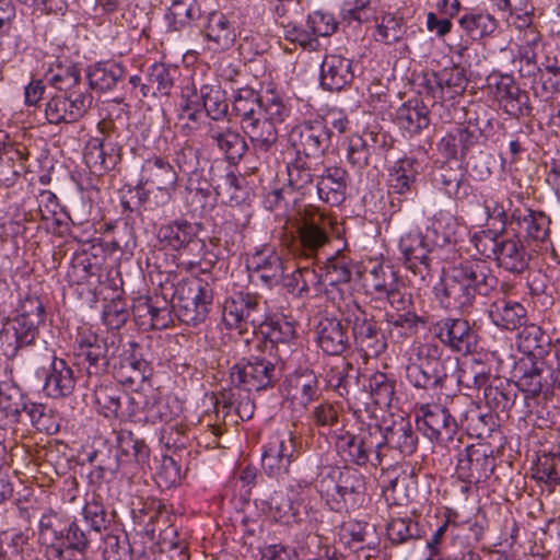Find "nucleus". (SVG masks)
Instances as JSON below:
<instances>
[{"mask_svg": "<svg viewBox=\"0 0 560 560\" xmlns=\"http://www.w3.org/2000/svg\"><path fill=\"white\" fill-rule=\"evenodd\" d=\"M383 429L377 423L361 424L357 433L343 431L337 435L335 446L340 457L349 464L378 467L384 454Z\"/></svg>", "mask_w": 560, "mask_h": 560, "instance_id": "obj_1", "label": "nucleus"}, {"mask_svg": "<svg viewBox=\"0 0 560 560\" xmlns=\"http://www.w3.org/2000/svg\"><path fill=\"white\" fill-rule=\"evenodd\" d=\"M159 241L173 250L182 252L190 259H183L179 266L186 271H195L200 266L206 252V243L198 237V228L186 220H176L162 225L158 232Z\"/></svg>", "mask_w": 560, "mask_h": 560, "instance_id": "obj_2", "label": "nucleus"}, {"mask_svg": "<svg viewBox=\"0 0 560 560\" xmlns=\"http://www.w3.org/2000/svg\"><path fill=\"white\" fill-rule=\"evenodd\" d=\"M320 492L332 511L354 508L363 500L365 477L359 470L346 467L339 472L337 480L323 479Z\"/></svg>", "mask_w": 560, "mask_h": 560, "instance_id": "obj_3", "label": "nucleus"}, {"mask_svg": "<svg viewBox=\"0 0 560 560\" xmlns=\"http://www.w3.org/2000/svg\"><path fill=\"white\" fill-rule=\"evenodd\" d=\"M298 457V438L293 431L284 429L275 432L264 446L261 467L270 478L283 479Z\"/></svg>", "mask_w": 560, "mask_h": 560, "instance_id": "obj_4", "label": "nucleus"}, {"mask_svg": "<svg viewBox=\"0 0 560 560\" xmlns=\"http://www.w3.org/2000/svg\"><path fill=\"white\" fill-rule=\"evenodd\" d=\"M222 319L230 329H255L266 322V307L257 294L238 291L225 300Z\"/></svg>", "mask_w": 560, "mask_h": 560, "instance_id": "obj_5", "label": "nucleus"}, {"mask_svg": "<svg viewBox=\"0 0 560 560\" xmlns=\"http://www.w3.org/2000/svg\"><path fill=\"white\" fill-rule=\"evenodd\" d=\"M331 132L320 120H304L289 132V142L296 155L305 159L320 158L330 145Z\"/></svg>", "mask_w": 560, "mask_h": 560, "instance_id": "obj_6", "label": "nucleus"}, {"mask_svg": "<svg viewBox=\"0 0 560 560\" xmlns=\"http://www.w3.org/2000/svg\"><path fill=\"white\" fill-rule=\"evenodd\" d=\"M232 384L244 390H262L276 382V365L264 358L243 360L232 366L230 372Z\"/></svg>", "mask_w": 560, "mask_h": 560, "instance_id": "obj_7", "label": "nucleus"}, {"mask_svg": "<svg viewBox=\"0 0 560 560\" xmlns=\"http://www.w3.org/2000/svg\"><path fill=\"white\" fill-rule=\"evenodd\" d=\"M416 421L418 429L433 442L447 444L457 432L455 419L441 405H422L417 411Z\"/></svg>", "mask_w": 560, "mask_h": 560, "instance_id": "obj_8", "label": "nucleus"}, {"mask_svg": "<svg viewBox=\"0 0 560 560\" xmlns=\"http://www.w3.org/2000/svg\"><path fill=\"white\" fill-rule=\"evenodd\" d=\"M93 97L82 91H72L51 97L45 107V116L50 124H70L79 120L91 107Z\"/></svg>", "mask_w": 560, "mask_h": 560, "instance_id": "obj_9", "label": "nucleus"}, {"mask_svg": "<svg viewBox=\"0 0 560 560\" xmlns=\"http://www.w3.org/2000/svg\"><path fill=\"white\" fill-rule=\"evenodd\" d=\"M330 220L319 209L306 207L301 215L299 240L306 256L314 255L329 241Z\"/></svg>", "mask_w": 560, "mask_h": 560, "instance_id": "obj_10", "label": "nucleus"}, {"mask_svg": "<svg viewBox=\"0 0 560 560\" xmlns=\"http://www.w3.org/2000/svg\"><path fill=\"white\" fill-rule=\"evenodd\" d=\"M450 270L466 284L475 295H488L497 287L498 279L485 259L471 258L454 265Z\"/></svg>", "mask_w": 560, "mask_h": 560, "instance_id": "obj_11", "label": "nucleus"}, {"mask_svg": "<svg viewBox=\"0 0 560 560\" xmlns=\"http://www.w3.org/2000/svg\"><path fill=\"white\" fill-rule=\"evenodd\" d=\"M212 295L208 283L198 278L180 280L174 290L173 301L179 308L194 315L191 319L203 315L211 303Z\"/></svg>", "mask_w": 560, "mask_h": 560, "instance_id": "obj_12", "label": "nucleus"}, {"mask_svg": "<svg viewBox=\"0 0 560 560\" xmlns=\"http://www.w3.org/2000/svg\"><path fill=\"white\" fill-rule=\"evenodd\" d=\"M435 294L443 307L462 313L470 311L477 296L451 270L444 273L435 287Z\"/></svg>", "mask_w": 560, "mask_h": 560, "instance_id": "obj_13", "label": "nucleus"}, {"mask_svg": "<svg viewBox=\"0 0 560 560\" xmlns=\"http://www.w3.org/2000/svg\"><path fill=\"white\" fill-rule=\"evenodd\" d=\"M39 328L32 322H23L16 317L8 319L0 331V343L8 358H14L19 350L35 343Z\"/></svg>", "mask_w": 560, "mask_h": 560, "instance_id": "obj_14", "label": "nucleus"}, {"mask_svg": "<svg viewBox=\"0 0 560 560\" xmlns=\"http://www.w3.org/2000/svg\"><path fill=\"white\" fill-rule=\"evenodd\" d=\"M177 173L173 165L161 156L147 159L141 167L140 184L143 187L155 188L167 196L175 190Z\"/></svg>", "mask_w": 560, "mask_h": 560, "instance_id": "obj_15", "label": "nucleus"}, {"mask_svg": "<svg viewBox=\"0 0 560 560\" xmlns=\"http://www.w3.org/2000/svg\"><path fill=\"white\" fill-rule=\"evenodd\" d=\"M493 468V459L483 451L471 446L459 454L456 474L462 481L477 485L487 480Z\"/></svg>", "mask_w": 560, "mask_h": 560, "instance_id": "obj_16", "label": "nucleus"}, {"mask_svg": "<svg viewBox=\"0 0 560 560\" xmlns=\"http://www.w3.org/2000/svg\"><path fill=\"white\" fill-rule=\"evenodd\" d=\"M516 225L518 234L525 240L545 242L550 233V219L542 211L529 208H516L510 214V225Z\"/></svg>", "mask_w": 560, "mask_h": 560, "instance_id": "obj_17", "label": "nucleus"}, {"mask_svg": "<svg viewBox=\"0 0 560 560\" xmlns=\"http://www.w3.org/2000/svg\"><path fill=\"white\" fill-rule=\"evenodd\" d=\"M487 89L506 114L512 116L522 114V93L512 75L491 73L487 78Z\"/></svg>", "mask_w": 560, "mask_h": 560, "instance_id": "obj_18", "label": "nucleus"}, {"mask_svg": "<svg viewBox=\"0 0 560 560\" xmlns=\"http://www.w3.org/2000/svg\"><path fill=\"white\" fill-rule=\"evenodd\" d=\"M319 393V382L313 372H296L285 380L284 395L293 407L305 409Z\"/></svg>", "mask_w": 560, "mask_h": 560, "instance_id": "obj_19", "label": "nucleus"}, {"mask_svg": "<svg viewBox=\"0 0 560 560\" xmlns=\"http://www.w3.org/2000/svg\"><path fill=\"white\" fill-rule=\"evenodd\" d=\"M89 540L77 525H70L60 541L45 550L47 560H86Z\"/></svg>", "mask_w": 560, "mask_h": 560, "instance_id": "obj_20", "label": "nucleus"}, {"mask_svg": "<svg viewBox=\"0 0 560 560\" xmlns=\"http://www.w3.org/2000/svg\"><path fill=\"white\" fill-rule=\"evenodd\" d=\"M317 342L324 352L340 355L349 347L347 327L337 318H322L316 327Z\"/></svg>", "mask_w": 560, "mask_h": 560, "instance_id": "obj_21", "label": "nucleus"}, {"mask_svg": "<svg viewBox=\"0 0 560 560\" xmlns=\"http://www.w3.org/2000/svg\"><path fill=\"white\" fill-rule=\"evenodd\" d=\"M353 79L351 60L340 55H327L320 67V84L328 91H339Z\"/></svg>", "mask_w": 560, "mask_h": 560, "instance_id": "obj_22", "label": "nucleus"}, {"mask_svg": "<svg viewBox=\"0 0 560 560\" xmlns=\"http://www.w3.org/2000/svg\"><path fill=\"white\" fill-rule=\"evenodd\" d=\"M28 152L21 143H5L0 145V184L12 186L25 167Z\"/></svg>", "mask_w": 560, "mask_h": 560, "instance_id": "obj_23", "label": "nucleus"}, {"mask_svg": "<svg viewBox=\"0 0 560 560\" xmlns=\"http://www.w3.org/2000/svg\"><path fill=\"white\" fill-rule=\"evenodd\" d=\"M493 258L499 267L513 273L523 272L529 260L525 246L518 236L505 237L503 235Z\"/></svg>", "mask_w": 560, "mask_h": 560, "instance_id": "obj_24", "label": "nucleus"}, {"mask_svg": "<svg viewBox=\"0 0 560 560\" xmlns=\"http://www.w3.org/2000/svg\"><path fill=\"white\" fill-rule=\"evenodd\" d=\"M209 136L231 162L241 160L247 149L243 137L229 121L211 124Z\"/></svg>", "mask_w": 560, "mask_h": 560, "instance_id": "obj_25", "label": "nucleus"}, {"mask_svg": "<svg viewBox=\"0 0 560 560\" xmlns=\"http://www.w3.org/2000/svg\"><path fill=\"white\" fill-rule=\"evenodd\" d=\"M438 336L442 342L458 352H469L475 343V334L463 318H446L439 325Z\"/></svg>", "mask_w": 560, "mask_h": 560, "instance_id": "obj_26", "label": "nucleus"}, {"mask_svg": "<svg viewBox=\"0 0 560 560\" xmlns=\"http://www.w3.org/2000/svg\"><path fill=\"white\" fill-rule=\"evenodd\" d=\"M84 161L92 173L102 175L113 170L119 161V152L101 138H91L84 148Z\"/></svg>", "mask_w": 560, "mask_h": 560, "instance_id": "obj_27", "label": "nucleus"}, {"mask_svg": "<svg viewBox=\"0 0 560 560\" xmlns=\"http://www.w3.org/2000/svg\"><path fill=\"white\" fill-rule=\"evenodd\" d=\"M107 345L91 327L83 325L78 328L73 352L79 359L97 365L107 358Z\"/></svg>", "mask_w": 560, "mask_h": 560, "instance_id": "obj_28", "label": "nucleus"}, {"mask_svg": "<svg viewBox=\"0 0 560 560\" xmlns=\"http://www.w3.org/2000/svg\"><path fill=\"white\" fill-rule=\"evenodd\" d=\"M205 36L214 50H226L235 43L237 33L234 22L222 12H212L205 26Z\"/></svg>", "mask_w": 560, "mask_h": 560, "instance_id": "obj_29", "label": "nucleus"}, {"mask_svg": "<svg viewBox=\"0 0 560 560\" xmlns=\"http://www.w3.org/2000/svg\"><path fill=\"white\" fill-rule=\"evenodd\" d=\"M247 266L270 287L281 281L285 270L280 255L271 249L256 252L248 259Z\"/></svg>", "mask_w": 560, "mask_h": 560, "instance_id": "obj_30", "label": "nucleus"}, {"mask_svg": "<svg viewBox=\"0 0 560 560\" xmlns=\"http://www.w3.org/2000/svg\"><path fill=\"white\" fill-rule=\"evenodd\" d=\"M421 164L415 158L396 161L388 171L387 185L394 194L405 195L412 191Z\"/></svg>", "mask_w": 560, "mask_h": 560, "instance_id": "obj_31", "label": "nucleus"}, {"mask_svg": "<svg viewBox=\"0 0 560 560\" xmlns=\"http://www.w3.org/2000/svg\"><path fill=\"white\" fill-rule=\"evenodd\" d=\"M74 387L72 369L65 360L54 358L44 384L46 394L52 398H62L71 395Z\"/></svg>", "mask_w": 560, "mask_h": 560, "instance_id": "obj_32", "label": "nucleus"}, {"mask_svg": "<svg viewBox=\"0 0 560 560\" xmlns=\"http://www.w3.org/2000/svg\"><path fill=\"white\" fill-rule=\"evenodd\" d=\"M396 122L409 136L417 135L430 125L429 109L420 100H409L396 113Z\"/></svg>", "mask_w": 560, "mask_h": 560, "instance_id": "obj_33", "label": "nucleus"}, {"mask_svg": "<svg viewBox=\"0 0 560 560\" xmlns=\"http://www.w3.org/2000/svg\"><path fill=\"white\" fill-rule=\"evenodd\" d=\"M526 308L516 301L500 299L494 301L489 308L491 322L503 329L514 330L526 320Z\"/></svg>", "mask_w": 560, "mask_h": 560, "instance_id": "obj_34", "label": "nucleus"}, {"mask_svg": "<svg viewBox=\"0 0 560 560\" xmlns=\"http://www.w3.org/2000/svg\"><path fill=\"white\" fill-rule=\"evenodd\" d=\"M399 249L405 265L413 272L429 270V249L419 233H408L400 238Z\"/></svg>", "mask_w": 560, "mask_h": 560, "instance_id": "obj_35", "label": "nucleus"}, {"mask_svg": "<svg viewBox=\"0 0 560 560\" xmlns=\"http://www.w3.org/2000/svg\"><path fill=\"white\" fill-rule=\"evenodd\" d=\"M347 171L342 167H327L317 183L319 198L330 205H338L345 198Z\"/></svg>", "mask_w": 560, "mask_h": 560, "instance_id": "obj_36", "label": "nucleus"}, {"mask_svg": "<svg viewBox=\"0 0 560 560\" xmlns=\"http://www.w3.org/2000/svg\"><path fill=\"white\" fill-rule=\"evenodd\" d=\"M242 129L249 138L256 151H269L278 139L276 125L266 118L260 119L259 114L254 118L244 119Z\"/></svg>", "mask_w": 560, "mask_h": 560, "instance_id": "obj_37", "label": "nucleus"}, {"mask_svg": "<svg viewBox=\"0 0 560 560\" xmlns=\"http://www.w3.org/2000/svg\"><path fill=\"white\" fill-rule=\"evenodd\" d=\"M177 69L164 63H153L147 72L145 83L141 88L142 96L170 95Z\"/></svg>", "mask_w": 560, "mask_h": 560, "instance_id": "obj_38", "label": "nucleus"}, {"mask_svg": "<svg viewBox=\"0 0 560 560\" xmlns=\"http://www.w3.org/2000/svg\"><path fill=\"white\" fill-rule=\"evenodd\" d=\"M441 362L436 359L412 362L406 368V377L417 388H431L439 385L443 378Z\"/></svg>", "mask_w": 560, "mask_h": 560, "instance_id": "obj_39", "label": "nucleus"}, {"mask_svg": "<svg viewBox=\"0 0 560 560\" xmlns=\"http://www.w3.org/2000/svg\"><path fill=\"white\" fill-rule=\"evenodd\" d=\"M136 345L130 343L129 349L124 350L119 365H115L116 376L121 383L135 384L147 377L148 362L136 352Z\"/></svg>", "mask_w": 560, "mask_h": 560, "instance_id": "obj_40", "label": "nucleus"}, {"mask_svg": "<svg viewBox=\"0 0 560 560\" xmlns=\"http://www.w3.org/2000/svg\"><path fill=\"white\" fill-rule=\"evenodd\" d=\"M364 282L368 289L381 295H386L392 305L395 303L396 296L399 295L395 272L382 265H375L371 270L365 271Z\"/></svg>", "mask_w": 560, "mask_h": 560, "instance_id": "obj_41", "label": "nucleus"}, {"mask_svg": "<svg viewBox=\"0 0 560 560\" xmlns=\"http://www.w3.org/2000/svg\"><path fill=\"white\" fill-rule=\"evenodd\" d=\"M466 35L474 40L492 35L498 28L497 19L482 10L465 13L458 21Z\"/></svg>", "mask_w": 560, "mask_h": 560, "instance_id": "obj_42", "label": "nucleus"}, {"mask_svg": "<svg viewBox=\"0 0 560 560\" xmlns=\"http://www.w3.org/2000/svg\"><path fill=\"white\" fill-rule=\"evenodd\" d=\"M125 70L118 62L108 60L95 63L88 73L90 85L98 91L113 90L124 78Z\"/></svg>", "mask_w": 560, "mask_h": 560, "instance_id": "obj_43", "label": "nucleus"}, {"mask_svg": "<svg viewBox=\"0 0 560 560\" xmlns=\"http://www.w3.org/2000/svg\"><path fill=\"white\" fill-rule=\"evenodd\" d=\"M383 438L384 451L390 446L399 450L401 454L411 455L417 450V436L408 422L394 423L393 427L383 430Z\"/></svg>", "mask_w": 560, "mask_h": 560, "instance_id": "obj_44", "label": "nucleus"}, {"mask_svg": "<svg viewBox=\"0 0 560 560\" xmlns=\"http://www.w3.org/2000/svg\"><path fill=\"white\" fill-rule=\"evenodd\" d=\"M200 15V5L195 0H174L165 18L171 30L180 31L191 25Z\"/></svg>", "mask_w": 560, "mask_h": 560, "instance_id": "obj_45", "label": "nucleus"}, {"mask_svg": "<svg viewBox=\"0 0 560 560\" xmlns=\"http://www.w3.org/2000/svg\"><path fill=\"white\" fill-rule=\"evenodd\" d=\"M459 228L457 217L450 211L440 210L433 215L429 231L434 235L433 243L444 246L456 241Z\"/></svg>", "mask_w": 560, "mask_h": 560, "instance_id": "obj_46", "label": "nucleus"}, {"mask_svg": "<svg viewBox=\"0 0 560 560\" xmlns=\"http://www.w3.org/2000/svg\"><path fill=\"white\" fill-rule=\"evenodd\" d=\"M476 135L463 125H458L448 131L440 141L439 149L447 158H456L464 154L475 143Z\"/></svg>", "mask_w": 560, "mask_h": 560, "instance_id": "obj_47", "label": "nucleus"}, {"mask_svg": "<svg viewBox=\"0 0 560 560\" xmlns=\"http://www.w3.org/2000/svg\"><path fill=\"white\" fill-rule=\"evenodd\" d=\"M200 91L203 97L202 112L205 110L214 122H221L220 119L228 113L225 92L217 81L201 83Z\"/></svg>", "mask_w": 560, "mask_h": 560, "instance_id": "obj_48", "label": "nucleus"}, {"mask_svg": "<svg viewBox=\"0 0 560 560\" xmlns=\"http://www.w3.org/2000/svg\"><path fill=\"white\" fill-rule=\"evenodd\" d=\"M366 137L371 141H375L377 135L374 132H368L364 135L353 133L347 140L346 158L348 163L353 167L363 168L369 164L371 156V144Z\"/></svg>", "mask_w": 560, "mask_h": 560, "instance_id": "obj_49", "label": "nucleus"}, {"mask_svg": "<svg viewBox=\"0 0 560 560\" xmlns=\"http://www.w3.org/2000/svg\"><path fill=\"white\" fill-rule=\"evenodd\" d=\"M260 110L264 118L277 126L289 117L291 108L280 93L270 89L260 96Z\"/></svg>", "mask_w": 560, "mask_h": 560, "instance_id": "obj_50", "label": "nucleus"}, {"mask_svg": "<svg viewBox=\"0 0 560 560\" xmlns=\"http://www.w3.org/2000/svg\"><path fill=\"white\" fill-rule=\"evenodd\" d=\"M46 79L61 92L70 93L72 91H81V74L79 69L73 65H57L55 68L49 69Z\"/></svg>", "mask_w": 560, "mask_h": 560, "instance_id": "obj_51", "label": "nucleus"}, {"mask_svg": "<svg viewBox=\"0 0 560 560\" xmlns=\"http://www.w3.org/2000/svg\"><path fill=\"white\" fill-rule=\"evenodd\" d=\"M311 491V485L306 481H298L295 485L290 486L291 502L289 504V511L285 512V514H288L287 522L292 520L300 524L310 516L311 509L305 503V499L310 495Z\"/></svg>", "mask_w": 560, "mask_h": 560, "instance_id": "obj_52", "label": "nucleus"}, {"mask_svg": "<svg viewBox=\"0 0 560 560\" xmlns=\"http://www.w3.org/2000/svg\"><path fill=\"white\" fill-rule=\"evenodd\" d=\"M520 31L517 37L518 55L525 60L527 65L535 63L537 56V48L541 42V35L539 31L533 25V18L528 25L514 26Z\"/></svg>", "mask_w": 560, "mask_h": 560, "instance_id": "obj_53", "label": "nucleus"}, {"mask_svg": "<svg viewBox=\"0 0 560 560\" xmlns=\"http://www.w3.org/2000/svg\"><path fill=\"white\" fill-rule=\"evenodd\" d=\"M404 34L405 26L402 18L387 13L383 15L381 22L376 24L373 36L377 42L392 45L400 40Z\"/></svg>", "mask_w": 560, "mask_h": 560, "instance_id": "obj_54", "label": "nucleus"}, {"mask_svg": "<svg viewBox=\"0 0 560 560\" xmlns=\"http://www.w3.org/2000/svg\"><path fill=\"white\" fill-rule=\"evenodd\" d=\"M369 388L374 402L380 408L390 407L395 396V384L385 373H373L369 378Z\"/></svg>", "mask_w": 560, "mask_h": 560, "instance_id": "obj_55", "label": "nucleus"}, {"mask_svg": "<svg viewBox=\"0 0 560 560\" xmlns=\"http://www.w3.org/2000/svg\"><path fill=\"white\" fill-rule=\"evenodd\" d=\"M501 11H508V23L512 26H525L534 16V7L530 0H494Z\"/></svg>", "mask_w": 560, "mask_h": 560, "instance_id": "obj_56", "label": "nucleus"}, {"mask_svg": "<svg viewBox=\"0 0 560 560\" xmlns=\"http://www.w3.org/2000/svg\"><path fill=\"white\" fill-rule=\"evenodd\" d=\"M261 332L272 343H289L295 338V327L293 323L289 322L285 317L270 318L266 316V322L259 326Z\"/></svg>", "mask_w": 560, "mask_h": 560, "instance_id": "obj_57", "label": "nucleus"}, {"mask_svg": "<svg viewBox=\"0 0 560 560\" xmlns=\"http://www.w3.org/2000/svg\"><path fill=\"white\" fill-rule=\"evenodd\" d=\"M82 513L91 529L100 533L108 528L110 522L101 495L93 493L89 497Z\"/></svg>", "mask_w": 560, "mask_h": 560, "instance_id": "obj_58", "label": "nucleus"}, {"mask_svg": "<svg viewBox=\"0 0 560 560\" xmlns=\"http://www.w3.org/2000/svg\"><path fill=\"white\" fill-rule=\"evenodd\" d=\"M260 97H258L253 89L244 88L237 89L232 108L235 114L240 117L241 126L243 120L247 118H254L259 114Z\"/></svg>", "mask_w": 560, "mask_h": 560, "instance_id": "obj_59", "label": "nucleus"}, {"mask_svg": "<svg viewBox=\"0 0 560 560\" xmlns=\"http://www.w3.org/2000/svg\"><path fill=\"white\" fill-rule=\"evenodd\" d=\"M352 275V268L350 260L341 255L337 257L329 258L325 266L324 271L322 273V279L324 282L336 285L339 283H347L350 281Z\"/></svg>", "mask_w": 560, "mask_h": 560, "instance_id": "obj_60", "label": "nucleus"}, {"mask_svg": "<svg viewBox=\"0 0 560 560\" xmlns=\"http://www.w3.org/2000/svg\"><path fill=\"white\" fill-rule=\"evenodd\" d=\"M535 478L550 487L560 485V455L542 454L538 457Z\"/></svg>", "mask_w": 560, "mask_h": 560, "instance_id": "obj_61", "label": "nucleus"}, {"mask_svg": "<svg viewBox=\"0 0 560 560\" xmlns=\"http://www.w3.org/2000/svg\"><path fill=\"white\" fill-rule=\"evenodd\" d=\"M16 318L23 322H32L39 328L45 322V307L42 300L33 294H25L16 307Z\"/></svg>", "mask_w": 560, "mask_h": 560, "instance_id": "obj_62", "label": "nucleus"}, {"mask_svg": "<svg viewBox=\"0 0 560 560\" xmlns=\"http://www.w3.org/2000/svg\"><path fill=\"white\" fill-rule=\"evenodd\" d=\"M59 517L51 511L44 513L39 520L38 539L44 550L48 549L65 536Z\"/></svg>", "mask_w": 560, "mask_h": 560, "instance_id": "obj_63", "label": "nucleus"}, {"mask_svg": "<svg viewBox=\"0 0 560 560\" xmlns=\"http://www.w3.org/2000/svg\"><path fill=\"white\" fill-rule=\"evenodd\" d=\"M312 159L296 155V158L288 164L289 183L296 189H303L313 182Z\"/></svg>", "mask_w": 560, "mask_h": 560, "instance_id": "obj_64", "label": "nucleus"}]
</instances>
